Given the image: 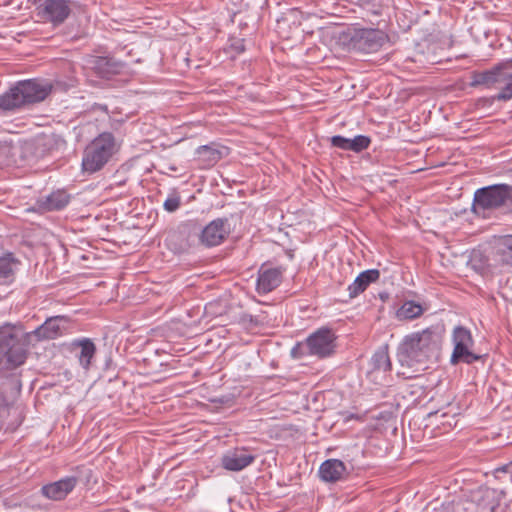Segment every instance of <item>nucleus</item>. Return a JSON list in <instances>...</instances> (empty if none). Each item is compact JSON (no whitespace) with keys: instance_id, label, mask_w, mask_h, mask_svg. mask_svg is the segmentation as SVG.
Listing matches in <instances>:
<instances>
[{"instance_id":"2","label":"nucleus","mask_w":512,"mask_h":512,"mask_svg":"<svg viewBox=\"0 0 512 512\" xmlns=\"http://www.w3.org/2000/svg\"><path fill=\"white\" fill-rule=\"evenodd\" d=\"M445 325L433 324L422 331L406 335L397 348V359L402 366L437 362L440 359Z\"/></svg>"},{"instance_id":"3","label":"nucleus","mask_w":512,"mask_h":512,"mask_svg":"<svg viewBox=\"0 0 512 512\" xmlns=\"http://www.w3.org/2000/svg\"><path fill=\"white\" fill-rule=\"evenodd\" d=\"M52 91V85L37 79L18 81L0 95V116L19 111L26 106L45 100Z\"/></svg>"},{"instance_id":"5","label":"nucleus","mask_w":512,"mask_h":512,"mask_svg":"<svg viewBox=\"0 0 512 512\" xmlns=\"http://www.w3.org/2000/svg\"><path fill=\"white\" fill-rule=\"evenodd\" d=\"M117 151L116 139L111 132L100 133L84 149L82 170L93 174L104 168Z\"/></svg>"},{"instance_id":"12","label":"nucleus","mask_w":512,"mask_h":512,"mask_svg":"<svg viewBox=\"0 0 512 512\" xmlns=\"http://www.w3.org/2000/svg\"><path fill=\"white\" fill-rule=\"evenodd\" d=\"M230 233L231 225L227 218H216L205 226L200 223V231H198L200 245L207 248L219 246Z\"/></svg>"},{"instance_id":"14","label":"nucleus","mask_w":512,"mask_h":512,"mask_svg":"<svg viewBox=\"0 0 512 512\" xmlns=\"http://www.w3.org/2000/svg\"><path fill=\"white\" fill-rule=\"evenodd\" d=\"M71 199L72 196L66 189L53 190L48 195L38 197L29 210L41 214L60 211L68 206Z\"/></svg>"},{"instance_id":"30","label":"nucleus","mask_w":512,"mask_h":512,"mask_svg":"<svg viewBox=\"0 0 512 512\" xmlns=\"http://www.w3.org/2000/svg\"><path fill=\"white\" fill-rule=\"evenodd\" d=\"M355 153H360L367 149L371 144L370 137L366 135H357L354 137Z\"/></svg>"},{"instance_id":"24","label":"nucleus","mask_w":512,"mask_h":512,"mask_svg":"<svg viewBox=\"0 0 512 512\" xmlns=\"http://www.w3.org/2000/svg\"><path fill=\"white\" fill-rule=\"evenodd\" d=\"M20 264L21 261L13 252L5 251L0 253V279L13 278Z\"/></svg>"},{"instance_id":"33","label":"nucleus","mask_w":512,"mask_h":512,"mask_svg":"<svg viewBox=\"0 0 512 512\" xmlns=\"http://www.w3.org/2000/svg\"><path fill=\"white\" fill-rule=\"evenodd\" d=\"M291 354L293 357L301 358L303 356L309 355L307 353V349L305 346V341L302 343H297L291 350Z\"/></svg>"},{"instance_id":"8","label":"nucleus","mask_w":512,"mask_h":512,"mask_svg":"<svg viewBox=\"0 0 512 512\" xmlns=\"http://www.w3.org/2000/svg\"><path fill=\"white\" fill-rule=\"evenodd\" d=\"M453 351L450 357V363L457 365L459 363L473 364L474 362L484 360L486 354H477L472 351L474 339L471 331L461 325L454 327L452 332Z\"/></svg>"},{"instance_id":"1","label":"nucleus","mask_w":512,"mask_h":512,"mask_svg":"<svg viewBox=\"0 0 512 512\" xmlns=\"http://www.w3.org/2000/svg\"><path fill=\"white\" fill-rule=\"evenodd\" d=\"M70 318L66 315H56L47 318L36 329L23 334L19 338L15 327L5 324L0 327V375L5 377L11 371L23 365L27 359L26 347H36L40 342L50 341L66 333Z\"/></svg>"},{"instance_id":"16","label":"nucleus","mask_w":512,"mask_h":512,"mask_svg":"<svg viewBox=\"0 0 512 512\" xmlns=\"http://www.w3.org/2000/svg\"><path fill=\"white\" fill-rule=\"evenodd\" d=\"M256 459V455L249 452L246 447H236L228 450L221 457V466L228 471L238 472L249 465Z\"/></svg>"},{"instance_id":"9","label":"nucleus","mask_w":512,"mask_h":512,"mask_svg":"<svg viewBox=\"0 0 512 512\" xmlns=\"http://www.w3.org/2000/svg\"><path fill=\"white\" fill-rule=\"evenodd\" d=\"M71 0H40L35 7L39 21L53 28L63 25L73 12Z\"/></svg>"},{"instance_id":"29","label":"nucleus","mask_w":512,"mask_h":512,"mask_svg":"<svg viewBox=\"0 0 512 512\" xmlns=\"http://www.w3.org/2000/svg\"><path fill=\"white\" fill-rule=\"evenodd\" d=\"M507 83L496 94L498 102H507L512 99V79H506Z\"/></svg>"},{"instance_id":"10","label":"nucleus","mask_w":512,"mask_h":512,"mask_svg":"<svg viewBox=\"0 0 512 512\" xmlns=\"http://www.w3.org/2000/svg\"><path fill=\"white\" fill-rule=\"evenodd\" d=\"M506 79H512V57L496 63L489 69L472 71L469 86L492 89Z\"/></svg>"},{"instance_id":"19","label":"nucleus","mask_w":512,"mask_h":512,"mask_svg":"<svg viewBox=\"0 0 512 512\" xmlns=\"http://www.w3.org/2000/svg\"><path fill=\"white\" fill-rule=\"evenodd\" d=\"M77 481L75 476L65 477L56 482L44 485L41 491L48 499L55 501L63 500L75 488Z\"/></svg>"},{"instance_id":"32","label":"nucleus","mask_w":512,"mask_h":512,"mask_svg":"<svg viewBox=\"0 0 512 512\" xmlns=\"http://www.w3.org/2000/svg\"><path fill=\"white\" fill-rule=\"evenodd\" d=\"M331 145L346 151L347 138L342 135H334L330 138Z\"/></svg>"},{"instance_id":"7","label":"nucleus","mask_w":512,"mask_h":512,"mask_svg":"<svg viewBox=\"0 0 512 512\" xmlns=\"http://www.w3.org/2000/svg\"><path fill=\"white\" fill-rule=\"evenodd\" d=\"M198 231H200V222L197 219L181 222L168 233L166 238L168 248L176 254L188 252L200 244Z\"/></svg>"},{"instance_id":"4","label":"nucleus","mask_w":512,"mask_h":512,"mask_svg":"<svg viewBox=\"0 0 512 512\" xmlns=\"http://www.w3.org/2000/svg\"><path fill=\"white\" fill-rule=\"evenodd\" d=\"M499 209L505 214H512V185L493 184L474 192L472 212L475 215L485 216L486 211Z\"/></svg>"},{"instance_id":"27","label":"nucleus","mask_w":512,"mask_h":512,"mask_svg":"<svg viewBox=\"0 0 512 512\" xmlns=\"http://www.w3.org/2000/svg\"><path fill=\"white\" fill-rule=\"evenodd\" d=\"M390 0H357V4L374 16H381L388 8Z\"/></svg>"},{"instance_id":"35","label":"nucleus","mask_w":512,"mask_h":512,"mask_svg":"<svg viewBox=\"0 0 512 512\" xmlns=\"http://www.w3.org/2000/svg\"><path fill=\"white\" fill-rule=\"evenodd\" d=\"M230 48L232 51L237 54L243 53L245 51V45L243 39H236L230 44Z\"/></svg>"},{"instance_id":"31","label":"nucleus","mask_w":512,"mask_h":512,"mask_svg":"<svg viewBox=\"0 0 512 512\" xmlns=\"http://www.w3.org/2000/svg\"><path fill=\"white\" fill-rule=\"evenodd\" d=\"M502 475L512 476V462L501 465L494 470V476L498 479H502Z\"/></svg>"},{"instance_id":"13","label":"nucleus","mask_w":512,"mask_h":512,"mask_svg":"<svg viewBox=\"0 0 512 512\" xmlns=\"http://www.w3.org/2000/svg\"><path fill=\"white\" fill-rule=\"evenodd\" d=\"M387 41L388 35L374 28L356 29L351 37L353 47L364 53L379 51Z\"/></svg>"},{"instance_id":"20","label":"nucleus","mask_w":512,"mask_h":512,"mask_svg":"<svg viewBox=\"0 0 512 512\" xmlns=\"http://www.w3.org/2000/svg\"><path fill=\"white\" fill-rule=\"evenodd\" d=\"M318 473L322 481L336 483L344 479L347 468L339 459H327L320 465Z\"/></svg>"},{"instance_id":"21","label":"nucleus","mask_w":512,"mask_h":512,"mask_svg":"<svg viewBox=\"0 0 512 512\" xmlns=\"http://www.w3.org/2000/svg\"><path fill=\"white\" fill-rule=\"evenodd\" d=\"M380 271L378 269H368L362 271L355 280L348 286L349 298L354 299L372 284L379 280Z\"/></svg>"},{"instance_id":"6","label":"nucleus","mask_w":512,"mask_h":512,"mask_svg":"<svg viewBox=\"0 0 512 512\" xmlns=\"http://www.w3.org/2000/svg\"><path fill=\"white\" fill-rule=\"evenodd\" d=\"M500 501V493L496 489L480 487L465 498L444 504L442 512H494Z\"/></svg>"},{"instance_id":"22","label":"nucleus","mask_w":512,"mask_h":512,"mask_svg":"<svg viewBox=\"0 0 512 512\" xmlns=\"http://www.w3.org/2000/svg\"><path fill=\"white\" fill-rule=\"evenodd\" d=\"M72 346L80 349L79 354H77L79 363L84 369H88L96 353L94 342L89 338H83L74 340Z\"/></svg>"},{"instance_id":"28","label":"nucleus","mask_w":512,"mask_h":512,"mask_svg":"<svg viewBox=\"0 0 512 512\" xmlns=\"http://www.w3.org/2000/svg\"><path fill=\"white\" fill-rule=\"evenodd\" d=\"M180 205L181 198L178 193L174 192L164 201L163 207L167 212L172 213L175 212L180 207Z\"/></svg>"},{"instance_id":"36","label":"nucleus","mask_w":512,"mask_h":512,"mask_svg":"<svg viewBox=\"0 0 512 512\" xmlns=\"http://www.w3.org/2000/svg\"><path fill=\"white\" fill-rule=\"evenodd\" d=\"M354 138H347V144H346V151H353L355 152V144H354Z\"/></svg>"},{"instance_id":"18","label":"nucleus","mask_w":512,"mask_h":512,"mask_svg":"<svg viewBox=\"0 0 512 512\" xmlns=\"http://www.w3.org/2000/svg\"><path fill=\"white\" fill-rule=\"evenodd\" d=\"M91 68L102 78H110L120 74L124 69V63L110 56H95L90 60Z\"/></svg>"},{"instance_id":"25","label":"nucleus","mask_w":512,"mask_h":512,"mask_svg":"<svg viewBox=\"0 0 512 512\" xmlns=\"http://www.w3.org/2000/svg\"><path fill=\"white\" fill-rule=\"evenodd\" d=\"M423 312L424 308L419 303L409 300L401 305L396 312V316L400 320H413L420 317Z\"/></svg>"},{"instance_id":"26","label":"nucleus","mask_w":512,"mask_h":512,"mask_svg":"<svg viewBox=\"0 0 512 512\" xmlns=\"http://www.w3.org/2000/svg\"><path fill=\"white\" fill-rule=\"evenodd\" d=\"M371 366L374 370L389 371L391 370V361L388 354L387 346L379 348L371 358Z\"/></svg>"},{"instance_id":"37","label":"nucleus","mask_w":512,"mask_h":512,"mask_svg":"<svg viewBox=\"0 0 512 512\" xmlns=\"http://www.w3.org/2000/svg\"><path fill=\"white\" fill-rule=\"evenodd\" d=\"M95 109L108 113V107L105 104H96Z\"/></svg>"},{"instance_id":"17","label":"nucleus","mask_w":512,"mask_h":512,"mask_svg":"<svg viewBox=\"0 0 512 512\" xmlns=\"http://www.w3.org/2000/svg\"><path fill=\"white\" fill-rule=\"evenodd\" d=\"M228 148L216 143L199 146L195 151L194 161L199 169H209L227 156Z\"/></svg>"},{"instance_id":"11","label":"nucleus","mask_w":512,"mask_h":512,"mask_svg":"<svg viewBox=\"0 0 512 512\" xmlns=\"http://www.w3.org/2000/svg\"><path fill=\"white\" fill-rule=\"evenodd\" d=\"M336 339L337 336L331 328L320 327L305 339L307 353L321 359L329 357L335 351Z\"/></svg>"},{"instance_id":"23","label":"nucleus","mask_w":512,"mask_h":512,"mask_svg":"<svg viewBox=\"0 0 512 512\" xmlns=\"http://www.w3.org/2000/svg\"><path fill=\"white\" fill-rule=\"evenodd\" d=\"M495 256L504 265L512 266V235H504L495 241Z\"/></svg>"},{"instance_id":"34","label":"nucleus","mask_w":512,"mask_h":512,"mask_svg":"<svg viewBox=\"0 0 512 512\" xmlns=\"http://www.w3.org/2000/svg\"><path fill=\"white\" fill-rule=\"evenodd\" d=\"M496 101V94L490 97H480L476 100V106L478 108L491 107Z\"/></svg>"},{"instance_id":"15","label":"nucleus","mask_w":512,"mask_h":512,"mask_svg":"<svg viewBox=\"0 0 512 512\" xmlns=\"http://www.w3.org/2000/svg\"><path fill=\"white\" fill-rule=\"evenodd\" d=\"M285 269L281 266L272 267L268 263H263L257 273L256 291L260 295H265L280 286L283 280Z\"/></svg>"},{"instance_id":"38","label":"nucleus","mask_w":512,"mask_h":512,"mask_svg":"<svg viewBox=\"0 0 512 512\" xmlns=\"http://www.w3.org/2000/svg\"><path fill=\"white\" fill-rule=\"evenodd\" d=\"M6 398L5 396L0 392V408H2L5 405Z\"/></svg>"}]
</instances>
